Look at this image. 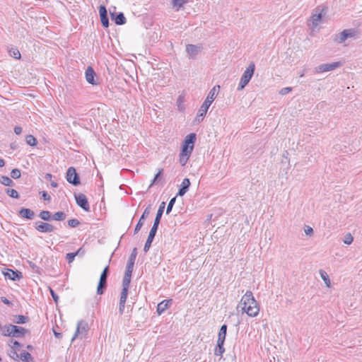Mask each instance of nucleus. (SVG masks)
<instances>
[{
	"instance_id": "nucleus-1",
	"label": "nucleus",
	"mask_w": 362,
	"mask_h": 362,
	"mask_svg": "<svg viewBox=\"0 0 362 362\" xmlns=\"http://www.w3.org/2000/svg\"><path fill=\"white\" fill-rule=\"evenodd\" d=\"M240 307L242 310L250 317H256L259 312V308L255 299L252 293L247 291L242 297L238 308Z\"/></svg>"
},
{
	"instance_id": "nucleus-2",
	"label": "nucleus",
	"mask_w": 362,
	"mask_h": 362,
	"mask_svg": "<svg viewBox=\"0 0 362 362\" xmlns=\"http://www.w3.org/2000/svg\"><path fill=\"white\" fill-rule=\"evenodd\" d=\"M220 89V86L217 85L215 86L209 93L206 100L200 107V108L198 110L197 115L196 117L195 121L197 122H200L203 120L204 117L206 114L209 107L211 105V103L214 102V100L216 99L218 91Z\"/></svg>"
},
{
	"instance_id": "nucleus-3",
	"label": "nucleus",
	"mask_w": 362,
	"mask_h": 362,
	"mask_svg": "<svg viewBox=\"0 0 362 362\" xmlns=\"http://www.w3.org/2000/svg\"><path fill=\"white\" fill-rule=\"evenodd\" d=\"M164 209H165V205H160V207L158 210L156 218L154 220L153 225L149 232L148 238L146 240V242L144 247V250L145 252H148L151 247V243H152V242L155 238V235L156 234V232H157V230L158 228V225L160 223V221L161 216L163 215Z\"/></svg>"
},
{
	"instance_id": "nucleus-4",
	"label": "nucleus",
	"mask_w": 362,
	"mask_h": 362,
	"mask_svg": "<svg viewBox=\"0 0 362 362\" xmlns=\"http://www.w3.org/2000/svg\"><path fill=\"white\" fill-rule=\"evenodd\" d=\"M255 69L254 62H251L244 71L238 87V90H243L252 78Z\"/></svg>"
},
{
	"instance_id": "nucleus-5",
	"label": "nucleus",
	"mask_w": 362,
	"mask_h": 362,
	"mask_svg": "<svg viewBox=\"0 0 362 362\" xmlns=\"http://www.w3.org/2000/svg\"><path fill=\"white\" fill-rule=\"evenodd\" d=\"M196 141V134L194 133L189 134L187 135L185 138V140L182 143V154H190L192 153L194 143Z\"/></svg>"
},
{
	"instance_id": "nucleus-6",
	"label": "nucleus",
	"mask_w": 362,
	"mask_h": 362,
	"mask_svg": "<svg viewBox=\"0 0 362 362\" xmlns=\"http://www.w3.org/2000/svg\"><path fill=\"white\" fill-rule=\"evenodd\" d=\"M343 63L341 62H335L330 64H322L315 68V73H323L327 71H333L342 66Z\"/></svg>"
},
{
	"instance_id": "nucleus-7",
	"label": "nucleus",
	"mask_w": 362,
	"mask_h": 362,
	"mask_svg": "<svg viewBox=\"0 0 362 362\" xmlns=\"http://www.w3.org/2000/svg\"><path fill=\"white\" fill-rule=\"evenodd\" d=\"M88 330V323L84 320H79L77 323L76 330L71 339V341H74L78 337H80L81 338L84 337L86 335Z\"/></svg>"
},
{
	"instance_id": "nucleus-8",
	"label": "nucleus",
	"mask_w": 362,
	"mask_h": 362,
	"mask_svg": "<svg viewBox=\"0 0 362 362\" xmlns=\"http://www.w3.org/2000/svg\"><path fill=\"white\" fill-rule=\"evenodd\" d=\"M108 272H109V267L107 266L103 269V271L100 275V277L98 286L97 288V293L99 295H101L103 293V290L106 287Z\"/></svg>"
},
{
	"instance_id": "nucleus-9",
	"label": "nucleus",
	"mask_w": 362,
	"mask_h": 362,
	"mask_svg": "<svg viewBox=\"0 0 362 362\" xmlns=\"http://www.w3.org/2000/svg\"><path fill=\"white\" fill-rule=\"evenodd\" d=\"M356 35V31L354 29L344 30L338 35L336 36L335 41L338 43L344 42L346 39L353 37Z\"/></svg>"
},
{
	"instance_id": "nucleus-10",
	"label": "nucleus",
	"mask_w": 362,
	"mask_h": 362,
	"mask_svg": "<svg viewBox=\"0 0 362 362\" xmlns=\"http://www.w3.org/2000/svg\"><path fill=\"white\" fill-rule=\"evenodd\" d=\"M35 228L37 230L41 233H51L54 231L56 229L52 225L42 221L35 222Z\"/></svg>"
},
{
	"instance_id": "nucleus-11",
	"label": "nucleus",
	"mask_w": 362,
	"mask_h": 362,
	"mask_svg": "<svg viewBox=\"0 0 362 362\" xmlns=\"http://www.w3.org/2000/svg\"><path fill=\"white\" fill-rule=\"evenodd\" d=\"M66 180L69 183H71L74 185H77L80 183L79 177L74 168L70 167L67 170Z\"/></svg>"
},
{
	"instance_id": "nucleus-12",
	"label": "nucleus",
	"mask_w": 362,
	"mask_h": 362,
	"mask_svg": "<svg viewBox=\"0 0 362 362\" xmlns=\"http://www.w3.org/2000/svg\"><path fill=\"white\" fill-rule=\"evenodd\" d=\"M11 329H13L11 337H16V338L23 337L26 334L29 333V330H28L22 327H18L16 325H13V327Z\"/></svg>"
},
{
	"instance_id": "nucleus-13",
	"label": "nucleus",
	"mask_w": 362,
	"mask_h": 362,
	"mask_svg": "<svg viewBox=\"0 0 362 362\" xmlns=\"http://www.w3.org/2000/svg\"><path fill=\"white\" fill-rule=\"evenodd\" d=\"M132 272L125 271V274L122 281V289L121 293H128V289L131 282Z\"/></svg>"
},
{
	"instance_id": "nucleus-14",
	"label": "nucleus",
	"mask_w": 362,
	"mask_h": 362,
	"mask_svg": "<svg viewBox=\"0 0 362 362\" xmlns=\"http://www.w3.org/2000/svg\"><path fill=\"white\" fill-rule=\"evenodd\" d=\"M95 73L91 66H88L85 73L86 81L91 85H97L98 82L95 80Z\"/></svg>"
},
{
	"instance_id": "nucleus-15",
	"label": "nucleus",
	"mask_w": 362,
	"mask_h": 362,
	"mask_svg": "<svg viewBox=\"0 0 362 362\" xmlns=\"http://www.w3.org/2000/svg\"><path fill=\"white\" fill-rule=\"evenodd\" d=\"M99 13L100 17V21L102 25L105 28H107L109 26V21L107 18V12L105 6H100L99 7Z\"/></svg>"
},
{
	"instance_id": "nucleus-16",
	"label": "nucleus",
	"mask_w": 362,
	"mask_h": 362,
	"mask_svg": "<svg viewBox=\"0 0 362 362\" xmlns=\"http://www.w3.org/2000/svg\"><path fill=\"white\" fill-rule=\"evenodd\" d=\"M112 20L115 21L117 25H124L126 23V18L123 13H116L114 11H110Z\"/></svg>"
},
{
	"instance_id": "nucleus-17",
	"label": "nucleus",
	"mask_w": 362,
	"mask_h": 362,
	"mask_svg": "<svg viewBox=\"0 0 362 362\" xmlns=\"http://www.w3.org/2000/svg\"><path fill=\"white\" fill-rule=\"evenodd\" d=\"M322 10H320L317 8L315 9V13L312 15L310 21L314 27H317L319 23L321 21L322 17Z\"/></svg>"
},
{
	"instance_id": "nucleus-18",
	"label": "nucleus",
	"mask_w": 362,
	"mask_h": 362,
	"mask_svg": "<svg viewBox=\"0 0 362 362\" xmlns=\"http://www.w3.org/2000/svg\"><path fill=\"white\" fill-rule=\"evenodd\" d=\"M137 255L136 248H134L132 254L130 255L129 257V260L127 264L126 271L128 272H133V267L135 262V259Z\"/></svg>"
},
{
	"instance_id": "nucleus-19",
	"label": "nucleus",
	"mask_w": 362,
	"mask_h": 362,
	"mask_svg": "<svg viewBox=\"0 0 362 362\" xmlns=\"http://www.w3.org/2000/svg\"><path fill=\"white\" fill-rule=\"evenodd\" d=\"M4 274L6 278L14 281L19 280L22 277L21 272L18 271L14 272L12 269H7Z\"/></svg>"
},
{
	"instance_id": "nucleus-20",
	"label": "nucleus",
	"mask_w": 362,
	"mask_h": 362,
	"mask_svg": "<svg viewBox=\"0 0 362 362\" xmlns=\"http://www.w3.org/2000/svg\"><path fill=\"white\" fill-rule=\"evenodd\" d=\"M172 300H164L160 303H158L157 306V313L158 315H161L165 312L166 309L169 307L171 303Z\"/></svg>"
},
{
	"instance_id": "nucleus-21",
	"label": "nucleus",
	"mask_w": 362,
	"mask_h": 362,
	"mask_svg": "<svg viewBox=\"0 0 362 362\" xmlns=\"http://www.w3.org/2000/svg\"><path fill=\"white\" fill-rule=\"evenodd\" d=\"M128 293H121L119 303V313L122 315L124 313L125 303L127 301Z\"/></svg>"
},
{
	"instance_id": "nucleus-22",
	"label": "nucleus",
	"mask_w": 362,
	"mask_h": 362,
	"mask_svg": "<svg viewBox=\"0 0 362 362\" xmlns=\"http://www.w3.org/2000/svg\"><path fill=\"white\" fill-rule=\"evenodd\" d=\"M19 214L21 215V217L30 220L33 219L35 217V213L30 209H21L19 211Z\"/></svg>"
},
{
	"instance_id": "nucleus-23",
	"label": "nucleus",
	"mask_w": 362,
	"mask_h": 362,
	"mask_svg": "<svg viewBox=\"0 0 362 362\" xmlns=\"http://www.w3.org/2000/svg\"><path fill=\"white\" fill-rule=\"evenodd\" d=\"M201 47L197 45H188L186 48V52L189 57H194L200 51Z\"/></svg>"
},
{
	"instance_id": "nucleus-24",
	"label": "nucleus",
	"mask_w": 362,
	"mask_h": 362,
	"mask_svg": "<svg viewBox=\"0 0 362 362\" xmlns=\"http://www.w3.org/2000/svg\"><path fill=\"white\" fill-rule=\"evenodd\" d=\"M149 208H146L145 211H144L141 217L140 218L139 222L137 223L135 229L134 233H136L141 228V226L144 225V220L146 216H147L149 214Z\"/></svg>"
},
{
	"instance_id": "nucleus-25",
	"label": "nucleus",
	"mask_w": 362,
	"mask_h": 362,
	"mask_svg": "<svg viewBox=\"0 0 362 362\" xmlns=\"http://www.w3.org/2000/svg\"><path fill=\"white\" fill-rule=\"evenodd\" d=\"M226 331H227V325H223L221 327L218 336V341L220 344H224L226 336Z\"/></svg>"
},
{
	"instance_id": "nucleus-26",
	"label": "nucleus",
	"mask_w": 362,
	"mask_h": 362,
	"mask_svg": "<svg viewBox=\"0 0 362 362\" xmlns=\"http://www.w3.org/2000/svg\"><path fill=\"white\" fill-rule=\"evenodd\" d=\"M188 2V0H172L171 3L173 8L175 11H179L185 4Z\"/></svg>"
},
{
	"instance_id": "nucleus-27",
	"label": "nucleus",
	"mask_w": 362,
	"mask_h": 362,
	"mask_svg": "<svg viewBox=\"0 0 362 362\" xmlns=\"http://www.w3.org/2000/svg\"><path fill=\"white\" fill-rule=\"evenodd\" d=\"M13 325L8 324L4 327H0L1 330L2 331V334L6 337H11L12 335V329H11L13 327Z\"/></svg>"
},
{
	"instance_id": "nucleus-28",
	"label": "nucleus",
	"mask_w": 362,
	"mask_h": 362,
	"mask_svg": "<svg viewBox=\"0 0 362 362\" xmlns=\"http://www.w3.org/2000/svg\"><path fill=\"white\" fill-rule=\"evenodd\" d=\"M319 273L320 274L321 278L324 281L326 286L329 288L331 286V281L327 272L322 269H320L319 271Z\"/></svg>"
},
{
	"instance_id": "nucleus-29",
	"label": "nucleus",
	"mask_w": 362,
	"mask_h": 362,
	"mask_svg": "<svg viewBox=\"0 0 362 362\" xmlns=\"http://www.w3.org/2000/svg\"><path fill=\"white\" fill-rule=\"evenodd\" d=\"M33 357L31 354L27 351H23L19 356V360H21L23 362H32Z\"/></svg>"
},
{
	"instance_id": "nucleus-30",
	"label": "nucleus",
	"mask_w": 362,
	"mask_h": 362,
	"mask_svg": "<svg viewBox=\"0 0 362 362\" xmlns=\"http://www.w3.org/2000/svg\"><path fill=\"white\" fill-rule=\"evenodd\" d=\"M29 318L24 315H16L13 317V322L16 324H25L28 322Z\"/></svg>"
},
{
	"instance_id": "nucleus-31",
	"label": "nucleus",
	"mask_w": 362,
	"mask_h": 362,
	"mask_svg": "<svg viewBox=\"0 0 362 362\" xmlns=\"http://www.w3.org/2000/svg\"><path fill=\"white\" fill-rule=\"evenodd\" d=\"M75 199L76 204H88L86 197L83 194L79 193L75 194Z\"/></svg>"
},
{
	"instance_id": "nucleus-32",
	"label": "nucleus",
	"mask_w": 362,
	"mask_h": 362,
	"mask_svg": "<svg viewBox=\"0 0 362 362\" xmlns=\"http://www.w3.org/2000/svg\"><path fill=\"white\" fill-rule=\"evenodd\" d=\"M39 216L44 221H50L52 219L51 213L48 211H42L40 213Z\"/></svg>"
},
{
	"instance_id": "nucleus-33",
	"label": "nucleus",
	"mask_w": 362,
	"mask_h": 362,
	"mask_svg": "<svg viewBox=\"0 0 362 362\" xmlns=\"http://www.w3.org/2000/svg\"><path fill=\"white\" fill-rule=\"evenodd\" d=\"M66 218V214L62 211L56 212L52 216V219L55 221H64Z\"/></svg>"
},
{
	"instance_id": "nucleus-34",
	"label": "nucleus",
	"mask_w": 362,
	"mask_h": 362,
	"mask_svg": "<svg viewBox=\"0 0 362 362\" xmlns=\"http://www.w3.org/2000/svg\"><path fill=\"white\" fill-rule=\"evenodd\" d=\"M190 156V154H182V152H180V163L182 166H184L186 165L189 158Z\"/></svg>"
},
{
	"instance_id": "nucleus-35",
	"label": "nucleus",
	"mask_w": 362,
	"mask_h": 362,
	"mask_svg": "<svg viewBox=\"0 0 362 362\" xmlns=\"http://www.w3.org/2000/svg\"><path fill=\"white\" fill-rule=\"evenodd\" d=\"M224 351H225V349L223 348V344H220L217 341V347L216 348V350H215V354L216 356H222V354H223Z\"/></svg>"
},
{
	"instance_id": "nucleus-36",
	"label": "nucleus",
	"mask_w": 362,
	"mask_h": 362,
	"mask_svg": "<svg viewBox=\"0 0 362 362\" xmlns=\"http://www.w3.org/2000/svg\"><path fill=\"white\" fill-rule=\"evenodd\" d=\"M27 144L31 146H34L37 144L36 139L32 135H28L25 138Z\"/></svg>"
},
{
	"instance_id": "nucleus-37",
	"label": "nucleus",
	"mask_w": 362,
	"mask_h": 362,
	"mask_svg": "<svg viewBox=\"0 0 362 362\" xmlns=\"http://www.w3.org/2000/svg\"><path fill=\"white\" fill-rule=\"evenodd\" d=\"M9 356L15 360V361H19V354H18V351L16 349H11L10 350L8 353Z\"/></svg>"
},
{
	"instance_id": "nucleus-38",
	"label": "nucleus",
	"mask_w": 362,
	"mask_h": 362,
	"mask_svg": "<svg viewBox=\"0 0 362 362\" xmlns=\"http://www.w3.org/2000/svg\"><path fill=\"white\" fill-rule=\"evenodd\" d=\"M183 103H184V98L181 95H180L177 100V105L178 110L181 112L183 111L185 109Z\"/></svg>"
},
{
	"instance_id": "nucleus-39",
	"label": "nucleus",
	"mask_w": 362,
	"mask_h": 362,
	"mask_svg": "<svg viewBox=\"0 0 362 362\" xmlns=\"http://www.w3.org/2000/svg\"><path fill=\"white\" fill-rule=\"evenodd\" d=\"M9 53H10V55L15 59H20V57H21L20 52L18 51V49H17L16 48H11L9 50Z\"/></svg>"
},
{
	"instance_id": "nucleus-40",
	"label": "nucleus",
	"mask_w": 362,
	"mask_h": 362,
	"mask_svg": "<svg viewBox=\"0 0 362 362\" xmlns=\"http://www.w3.org/2000/svg\"><path fill=\"white\" fill-rule=\"evenodd\" d=\"M80 250H81V249H79L76 252H71V253L66 254V259H67L69 263H71V262H72L74 260L75 257L78 254Z\"/></svg>"
},
{
	"instance_id": "nucleus-41",
	"label": "nucleus",
	"mask_w": 362,
	"mask_h": 362,
	"mask_svg": "<svg viewBox=\"0 0 362 362\" xmlns=\"http://www.w3.org/2000/svg\"><path fill=\"white\" fill-rule=\"evenodd\" d=\"M1 182L5 186H10L13 183V181L8 177L2 176L1 177Z\"/></svg>"
},
{
	"instance_id": "nucleus-42",
	"label": "nucleus",
	"mask_w": 362,
	"mask_h": 362,
	"mask_svg": "<svg viewBox=\"0 0 362 362\" xmlns=\"http://www.w3.org/2000/svg\"><path fill=\"white\" fill-rule=\"evenodd\" d=\"M353 240H354V238H353L351 234V233H347L345 235V237H344V238L343 240V242L346 245H350V244L352 243Z\"/></svg>"
},
{
	"instance_id": "nucleus-43",
	"label": "nucleus",
	"mask_w": 362,
	"mask_h": 362,
	"mask_svg": "<svg viewBox=\"0 0 362 362\" xmlns=\"http://www.w3.org/2000/svg\"><path fill=\"white\" fill-rule=\"evenodd\" d=\"M67 223H68V225L72 228H75L80 224L79 221L76 218L70 219L67 221Z\"/></svg>"
},
{
	"instance_id": "nucleus-44",
	"label": "nucleus",
	"mask_w": 362,
	"mask_h": 362,
	"mask_svg": "<svg viewBox=\"0 0 362 362\" xmlns=\"http://www.w3.org/2000/svg\"><path fill=\"white\" fill-rule=\"evenodd\" d=\"M11 177L13 179H18L21 177V171L18 169H13L11 172Z\"/></svg>"
},
{
	"instance_id": "nucleus-45",
	"label": "nucleus",
	"mask_w": 362,
	"mask_h": 362,
	"mask_svg": "<svg viewBox=\"0 0 362 362\" xmlns=\"http://www.w3.org/2000/svg\"><path fill=\"white\" fill-rule=\"evenodd\" d=\"M6 192L8 194V196L11 197H18V192L13 189H6Z\"/></svg>"
},
{
	"instance_id": "nucleus-46",
	"label": "nucleus",
	"mask_w": 362,
	"mask_h": 362,
	"mask_svg": "<svg viewBox=\"0 0 362 362\" xmlns=\"http://www.w3.org/2000/svg\"><path fill=\"white\" fill-rule=\"evenodd\" d=\"M189 185H190L189 180L188 178H185L182 182L181 187L188 189Z\"/></svg>"
},
{
	"instance_id": "nucleus-47",
	"label": "nucleus",
	"mask_w": 362,
	"mask_h": 362,
	"mask_svg": "<svg viewBox=\"0 0 362 362\" xmlns=\"http://www.w3.org/2000/svg\"><path fill=\"white\" fill-rule=\"evenodd\" d=\"M292 90V88L291 87H286L283 88L279 90V94L281 95H286L287 93H290Z\"/></svg>"
},
{
	"instance_id": "nucleus-48",
	"label": "nucleus",
	"mask_w": 362,
	"mask_h": 362,
	"mask_svg": "<svg viewBox=\"0 0 362 362\" xmlns=\"http://www.w3.org/2000/svg\"><path fill=\"white\" fill-rule=\"evenodd\" d=\"M8 346H11V349H16L17 351H19L20 348L21 347V344L17 341H13V345L8 344Z\"/></svg>"
},
{
	"instance_id": "nucleus-49",
	"label": "nucleus",
	"mask_w": 362,
	"mask_h": 362,
	"mask_svg": "<svg viewBox=\"0 0 362 362\" xmlns=\"http://www.w3.org/2000/svg\"><path fill=\"white\" fill-rule=\"evenodd\" d=\"M304 232L307 235L310 236L313 234V229L309 226H305L304 228Z\"/></svg>"
},
{
	"instance_id": "nucleus-50",
	"label": "nucleus",
	"mask_w": 362,
	"mask_h": 362,
	"mask_svg": "<svg viewBox=\"0 0 362 362\" xmlns=\"http://www.w3.org/2000/svg\"><path fill=\"white\" fill-rule=\"evenodd\" d=\"M162 173H163V170H162V169H160V170L158 172V173L155 175V177H154V178H153V180L152 182H151V185H150V187H151V186H152V185H153V184L157 181L158 178L160 177V175L162 174Z\"/></svg>"
},
{
	"instance_id": "nucleus-51",
	"label": "nucleus",
	"mask_w": 362,
	"mask_h": 362,
	"mask_svg": "<svg viewBox=\"0 0 362 362\" xmlns=\"http://www.w3.org/2000/svg\"><path fill=\"white\" fill-rule=\"evenodd\" d=\"M42 197L45 201H50V195L45 192H42Z\"/></svg>"
},
{
	"instance_id": "nucleus-52",
	"label": "nucleus",
	"mask_w": 362,
	"mask_h": 362,
	"mask_svg": "<svg viewBox=\"0 0 362 362\" xmlns=\"http://www.w3.org/2000/svg\"><path fill=\"white\" fill-rule=\"evenodd\" d=\"M50 293H51L53 300L57 303L59 299L58 296L52 289L50 290Z\"/></svg>"
},
{
	"instance_id": "nucleus-53",
	"label": "nucleus",
	"mask_w": 362,
	"mask_h": 362,
	"mask_svg": "<svg viewBox=\"0 0 362 362\" xmlns=\"http://www.w3.org/2000/svg\"><path fill=\"white\" fill-rule=\"evenodd\" d=\"M187 191V189H185V188H182L181 187L180 189H179V192L177 194V196H182L184 195L186 192Z\"/></svg>"
},
{
	"instance_id": "nucleus-54",
	"label": "nucleus",
	"mask_w": 362,
	"mask_h": 362,
	"mask_svg": "<svg viewBox=\"0 0 362 362\" xmlns=\"http://www.w3.org/2000/svg\"><path fill=\"white\" fill-rule=\"evenodd\" d=\"M14 132L18 135L21 134L22 132V128L21 127H16L14 128Z\"/></svg>"
},
{
	"instance_id": "nucleus-55",
	"label": "nucleus",
	"mask_w": 362,
	"mask_h": 362,
	"mask_svg": "<svg viewBox=\"0 0 362 362\" xmlns=\"http://www.w3.org/2000/svg\"><path fill=\"white\" fill-rule=\"evenodd\" d=\"M84 211H89L90 210V205H79Z\"/></svg>"
},
{
	"instance_id": "nucleus-56",
	"label": "nucleus",
	"mask_w": 362,
	"mask_h": 362,
	"mask_svg": "<svg viewBox=\"0 0 362 362\" xmlns=\"http://www.w3.org/2000/svg\"><path fill=\"white\" fill-rule=\"evenodd\" d=\"M1 300L4 304H6V305L11 304V302L5 297H1Z\"/></svg>"
},
{
	"instance_id": "nucleus-57",
	"label": "nucleus",
	"mask_w": 362,
	"mask_h": 362,
	"mask_svg": "<svg viewBox=\"0 0 362 362\" xmlns=\"http://www.w3.org/2000/svg\"><path fill=\"white\" fill-rule=\"evenodd\" d=\"M173 206L174 205H168V207L166 209V214H169L171 211Z\"/></svg>"
},
{
	"instance_id": "nucleus-58",
	"label": "nucleus",
	"mask_w": 362,
	"mask_h": 362,
	"mask_svg": "<svg viewBox=\"0 0 362 362\" xmlns=\"http://www.w3.org/2000/svg\"><path fill=\"white\" fill-rule=\"evenodd\" d=\"M5 165V162L2 158H0V167H3Z\"/></svg>"
},
{
	"instance_id": "nucleus-59",
	"label": "nucleus",
	"mask_w": 362,
	"mask_h": 362,
	"mask_svg": "<svg viewBox=\"0 0 362 362\" xmlns=\"http://www.w3.org/2000/svg\"><path fill=\"white\" fill-rule=\"evenodd\" d=\"M54 335L56 337H58V338H60L62 337V334L61 333H58V332H54Z\"/></svg>"
},
{
	"instance_id": "nucleus-60",
	"label": "nucleus",
	"mask_w": 362,
	"mask_h": 362,
	"mask_svg": "<svg viewBox=\"0 0 362 362\" xmlns=\"http://www.w3.org/2000/svg\"><path fill=\"white\" fill-rule=\"evenodd\" d=\"M175 199L176 197H173V199H171L168 204H175Z\"/></svg>"
},
{
	"instance_id": "nucleus-61",
	"label": "nucleus",
	"mask_w": 362,
	"mask_h": 362,
	"mask_svg": "<svg viewBox=\"0 0 362 362\" xmlns=\"http://www.w3.org/2000/svg\"><path fill=\"white\" fill-rule=\"evenodd\" d=\"M51 185H52L53 187H57V184L56 182H52L51 183Z\"/></svg>"
},
{
	"instance_id": "nucleus-62",
	"label": "nucleus",
	"mask_w": 362,
	"mask_h": 362,
	"mask_svg": "<svg viewBox=\"0 0 362 362\" xmlns=\"http://www.w3.org/2000/svg\"><path fill=\"white\" fill-rule=\"evenodd\" d=\"M27 349H29V350H33V347L32 345H28L27 346Z\"/></svg>"
},
{
	"instance_id": "nucleus-63",
	"label": "nucleus",
	"mask_w": 362,
	"mask_h": 362,
	"mask_svg": "<svg viewBox=\"0 0 362 362\" xmlns=\"http://www.w3.org/2000/svg\"><path fill=\"white\" fill-rule=\"evenodd\" d=\"M13 341H15V340L13 339H11L8 342V344H10L11 345H13Z\"/></svg>"
},
{
	"instance_id": "nucleus-64",
	"label": "nucleus",
	"mask_w": 362,
	"mask_h": 362,
	"mask_svg": "<svg viewBox=\"0 0 362 362\" xmlns=\"http://www.w3.org/2000/svg\"><path fill=\"white\" fill-rule=\"evenodd\" d=\"M51 176H52V175H51L50 174H47V175H46V177H47V178L51 177Z\"/></svg>"
}]
</instances>
